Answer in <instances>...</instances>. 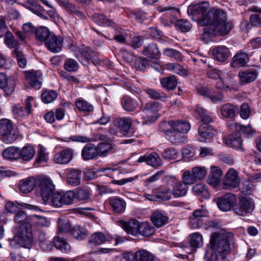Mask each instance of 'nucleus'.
I'll list each match as a JSON object with an SVG mask.
<instances>
[{"mask_svg":"<svg viewBox=\"0 0 261 261\" xmlns=\"http://www.w3.org/2000/svg\"><path fill=\"white\" fill-rule=\"evenodd\" d=\"M188 187L183 181L177 182L174 185L172 193L174 198H179L186 195Z\"/></svg>","mask_w":261,"mask_h":261,"instance_id":"2f4dec72","label":"nucleus"},{"mask_svg":"<svg viewBox=\"0 0 261 261\" xmlns=\"http://www.w3.org/2000/svg\"><path fill=\"white\" fill-rule=\"evenodd\" d=\"M233 126L239 132V133L240 134L242 132L247 137H250L253 135V131L250 126H244L236 122L233 123Z\"/></svg>","mask_w":261,"mask_h":261,"instance_id":"69168bd1","label":"nucleus"},{"mask_svg":"<svg viewBox=\"0 0 261 261\" xmlns=\"http://www.w3.org/2000/svg\"><path fill=\"white\" fill-rule=\"evenodd\" d=\"M240 183L238 173L233 169H229L226 173L222 184L224 189L231 190L237 187Z\"/></svg>","mask_w":261,"mask_h":261,"instance_id":"9d476101","label":"nucleus"},{"mask_svg":"<svg viewBox=\"0 0 261 261\" xmlns=\"http://www.w3.org/2000/svg\"><path fill=\"white\" fill-rule=\"evenodd\" d=\"M199 24L205 25L202 34L204 39L213 36L226 35L232 28V23L227 21L226 12L220 8L211 9L199 20Z\"/></svg>","mask_w":261,"mask_h":261,"instance_id":"f257e3e1","label":"nucleus"},{"mask_svg":"<svg viewBox=\"0 0 261 261\" xmlns=\"http://www.w3.org/2000/svg\"><path fill=\"white\" fill-rule=\"evenodd\" d=\"M203 245V238L200 233L196 232L191 234L190 246L193 249H197Z\"/></svg>","mask_w":261,"mask_h":261,"instance_id":"864d4df0","label":"nucleus"},{"mask_svg":"<svg viewBox=\"0 0 261 261\" xmlns=\"http://www.w3.org/2000/svg\"><path fill=\"white\" fill-rule=\"evenodd\" d=\"M71 233L73 237L77 240H83L85 239L87 236V230L80 227L73 228Z\"/></svg>","mask_w":261,"mask_h":261,"instance_id":"680f3d73","label":"nucleus"},{"mask_svg":"<svg viewBox=\"0 0 261 261\" xmlns=\"http://www.w3.org/2000/svg\"><path fill=\"white\" fill-rule=\"evenodd\" d=\"M58 229L59 235L60 236L62 233H66L72 231L71 224L70 222L67 220L59 219L58 220Z\"/></svg>","mask_w":261,"mask_h":261,"instance_id":"13d9d810","label":"nucleus"},{"mask_svg":"<svg viewBox=\"0 0 261 261\" xmlns=\"http://www.w3.org/2000/svg\"><path fill=\"white\" fill-rule=\"evenodd\" d=\"M143 54L151 58H158L160 56V52L156 45L151 43L144 47Z\"/></svg>","mask_w":261,"mask_h":261,"instance_id":"de8ad7c7","label":"nucleus"},{"mask_svg":"<svg viewBox=\"0 0 261 261\" xmlns=\"http://www.w3.org/2000/svg\"><path fill=\"white\" fill-rule=\"evenodd\" d=\"M254 190H255V186L251 181L245 180L243 181L240 187V191L243 194H251Z\"/></svg>","mask_w":261,"mask_h":261,"instance_id":"0e129e2a","label":"nucleus"},{"mask_svg":"<svg viewBox=\"0 0 261 261\" xmlns=\"http://www.w3.org/2000/svg\"><path fill=\"white\" fill-rule=\"evenodd\" d=\"M33 234L31 225L25 223L19 225L16 236L11 240V245L17 247L14 243L17 242L20 246L29 248L33 242Z\"/></svg>","mask_w":261,"mask_h":261,"instance_id":"7ed1b4c3","label":"nucleus"},{"mask_svg":"<svg viewBox=\"0 0 261 261\" xmlns=\"http://www.w3.org/2000/svg\"><path fill=\"white\" fill-rule=\"evenodd\" d=\"M19 148L15 146H11L3 152V156L4 158L15 160L19 159Z\"/></svg>","mask_w":261,"mask_h":261,"instance_id":"c03bdc74","label":"nucleus"},{"mask_svg":"<svg viewBox=\"0 0 261 261\" xmlns=\"http://www.w3.org/2000/svg\"><path fill=\"white\" fill-rule=\"evenodd\" d=\"M134 261H160L150 252L143 249L135 253Z\"/></svg>","mask_w":261,"mask_h":261,"instance_id":"c85d7f7f","label":"nucleus"},{"mask_svg":"<svg viewBox=\"0 0 261 261\" xmlns=\"http://www.w3.org/2000/svg\"><path fill=\"white\" fill-rule=\"evenodd\" d=\"M139 233L143 236L147 237L152 235L155 231V228L147 222L140 223Z\"/></svg>","mask_w":261,"mask_h":261,"instance_id":"603ef678","label":"nucleus"},{"mask_svg":"<svg viewBox=\"0 0 261 261\" xmlns=\"http://www.w3.org/2000/svg\"><path fill=\"white\" fill-rule=\"evenodd\" d=\"M147 164L152 167H158L162 165V161L156 153L152 152L148 155Z\"/></svg>","mask_w":261,"mask_h":261,"instance_id":"bf43d9fd","label":"nucleus"},{"mask_svg":"<svg viewBox=\"0 0 261 261\" xmlns=\"http://www.w3.org/2000/svg\"><path fill=\"white\" fill-rule=\"evenodd\" d=\"M233 234L220 230L213 233L205 250V261H226L230 252V240Z\"/></svg>","mask_w":261,"mask_h":261,"instance_id":"f03ea898","label":"nucleus"},{"mask_svg":"<svg viewBox=\"0 0 261 261\" xmlns=\"http://www.w3.org/2000/svg\"><path fill=\"white\" fill-rule=\"evenodd\" d=\"M178 152L177 150L172 147L167 148L164 150L162 153V158L166 160H175L178 158Z\"/></svg>","mask_w":261,"mask_h":261,"instance_id":"6e6d98bb","label":"nucleus"},{"mask_svg":"<svg viewBox=\"0 0 261 261\" xmlns=\"http://www.w3.org/2000/svg\"><path fill=\"white\" fill-rule=\"evenodd\" d=\"M248 56L246 53L240 52L232 59L231 64L233 67H243L248 62Z\"/></svg>","mask_w":261,"mask_h":261,"instance_id":"e433bc0d","label":"nucleus"},{"mask_svg":"<svg viewBox=\"0 0 261 261\" xmlns=\"http://www.w3.org/2000/svg\"><path fill=\"white\" fill-rule=\"evenodd\" d=\"M25 73L26 79L29 84L36 89H40L42 80L41 72L39 70H29Z\"/></svg>","mask_w":261,"mask_h":261,"instance_id":"dca6fc26","label":"nucleus"},{"mask_svg":"<svg viewBox=\"0 0 261 261\" xmlns=\"http://www.w3.org/2000/svg\"><path fill=\"white\" fill-rule=\"evenodd\" d=\"M73 191H68L65 192H54L50 196L49 200L44 203L49 204L55 207H61L64 205L72 203L74 197Z\"/></svg>","mask_w":261,"mask_h":261,"instance_id":"39448f33","label":"nucleus"},{"mask_svg":"<svg viewBox=\"0 0 261 261\" xmlns=\"http://www.w3.org/2000/svg\"><path fill=\"white\" fill-rule=\"evenodd\" d=\"M113 239V236L109 233L97 231L90 236L88 242L91 245L96 246L110 242Z\"/></svg>","mask_w":261,"mask_h":261,"instance_id":"4468645a","label":"nucleus"},{"mask_svg":"<svg viewBox=\"0 0 261 261\" xmlns=\"http://www.w3.org/2000/svg\"><path fill=\"white\" fill-rule=\"evenodd\" d=\"M213 53L216 59L221 62L225 61L229 55L228 49L225 46H217L213 49Z\"/></svg>","mask_w":261,"mask_h":261,"instance_id":"f704fd0d","label":"nucleus"},{"mask_svg":"<svg viewBox=\"0 0 261 261\" xmlns=\"http://www.w3.org/2000/svg\"><path fill=\"white\" fill-rule=\"evenodd\" d=\"M172 196V190L169 188H162L156 193L158 199L164 201L171 199Z\"/></svg>","mask_w":261,"mask_h":261,"instance_id":"052dcab7","label":"nucleus"},{"mask_svg":"<svg viewBox=\"0 0 261 261\" xmlns=\"http://www.w3.org/2000/svg\"><path fill=\"white\" fill-rule=\"evenodd\" d=\"M76 107L80 111L90 112L93 110V106L85 100L80 98L75 102Z\"/></svg>","mask_w":261,"mask_h":261,"instance_id":"3c124183","label":"nucleus"},{"mask_svg":"<svg viewBox=\"0 0 261 261\" xmlns=\"http://www.w3.org/2000/svg\"><path fill=\"white\" fill-rule=\"evenodd\" d=\"M19 158L24 161H29L34 156L35 149L31 145H26L19 149Z\"/></svg>","mask_w":261,"mask_h":261,"instance_id":"ea45409f","label":"nucleus"},{"mask_svg":"<svg viewBox=\"0 0 261 261\" xmlns=\"http://www.w3.org/2000/svg\"><path fill=\"white\" fill-rule=\"evenodd\" d=\"M91 18L95 23L100 26H110L114 28L115 27L114 22L103 14L96 13L93 14Z\"/></svg>","mask_w":261,"mask_h":261,"instance_id":"bb28decb","label":"nucleus"},{"mask_svg":"<svg viewBox=\"0 0 261 261\" xmlns=\"http://www.w3.org/2000/svg\"><path fill=\"white\" fill-rule=\"evenodd\" d=\"M55 186L52 181L47 178L40 180L37 188V194L42 197L44 203L49 200L50 196L54 193Z\"/></svg>","mask_w":261,"mask_h":261,"instance_id":"6e6552de","label":"nucleus"},{"mask_svg":"<svg viewBox=\"0 0 261 261\" xmlns=\"http://www.w3.org/2000/svg\"><path fill=\"white\" fill-rule=\"evenodd\" d=\"M82 156L86 161L97 158L98 155L96 146L92 144H87L82 149Z\"/></svg>","mask_w":261,"mask_h":261,"instance_id":"b1692460","label":"nucleus"},{"mask_svg":"<svg viewBox=\"0 0 261 261\" xmlns=\"http://www.w3.org/2000/svg\"><path fill=\"white\" fill-rule=\"evenodd\" d=\"M63 39L60 37L56 36L53 33H51L45 45L47 49L53 53H59L62 49Z\"/></svg>","mask_w":261,"mask_h":261,"instance_id":"f3484780","label":"nucleus"},{"mask_svg":"<svg viewBox=\"0 0 261 261\" xmlns=\"http://www.w3.org/2000/svg\"><path fill=\"white\" fill-rule=\"evenodd\" d=\"M171 128L185 135L190 130V125L189 123L183 120L171 121Z\"/></svg>","mask_w":261,"mask_h":261,"instance_id":"4c0bfd02","label":"nucleus"},{"mask_svg":"<svg viewBox=\"0 0 261 261\" xmlns=\"http://www.w3.org/2000/svg\"><path fill=\"white\" fill-rule=\"evenodd\" d=\"M33 97L29 96L25 100L24 107L20 104H15L12 106V113L14 118L18 120L27 118L31 113Z\"/></svg>","mask_w":261,"mask_h":261,"instance_id":"0eeeda50","label":"nucleus"},{"mask_svg":"<svg viewBox=\"0 0 261 261\" xmlns=\"http://www.w3.org/2000/svg\"><path fill=\"white\" fill-rule=\"evenodd\" d=\"M167 139L171 143L175 145L184 143L186 141V137L185 135L172 129L168 132L166 136Z\"/></svg>","mask_w":261,"mask_h":261,"instance_id":"7c9ffc66","label":"nucleus"},{"mask_svg":"<svg viewBox=\"0 0 261 261\" xmlns=\"http://www.w3.org/2000/svg\"><path fill=\"white\" fill-rule=\"evenodd\" d=\"M222 176V171L219 168L211 166L207 182L213 187H216L220 183Z\"/></svg>","mask_w":261,"mask_h":261,"instance_id":"aec40b11","label":"nucleus"},{"mask_svg":"<svg viewBox=\"0 0 261 261\" xmlns=\"http://www.w3.org/2000/svg\"><path fill=\"white\" fill-rule=\"evenodd\" d=\"M18 137V133L13 128L11 120L4 119L0 120V139L5 143L14 142Z\"/></svg>","mask_w":261,"mask_h":261,"instance_id":"20e7f679","label":"nucleus"},{"mask_svg":"<svg viewBox=\"0 0 261 261\" xmlns=\"http://www.w3.org/2000/svg\"><path fill=\"white\" fill-rule=\"evenodd\" d=\"M36 185V179L33 177H30L19 181V190L22 193H28L34 189Z\"/></svg>","mask_w":261,"mask_h":261,"instance_id":"a878e982","label":"nucleus"},{"mask_svg":"<svg viewBox=\"0 0 261 261\" xmlns=\"http://www.w3.org/2000/svg\"><path fill=\"white\" fill-rule=\"evenodd\" d=\"M207 8L203 4H197L194 5H190L188 7L187 12L192 15L201 14V17L206 13Z\"/></svg>","mask_w":261,"mask_h":261,"instance_id":"49530a36","label":"nucleus"},{"mask_svg":"<svg viewBox=\"0 0 261 261\" xmlns=\"http://www.w3.org/2000/svg\"><path fill=\"white\" fill-rule=\"evenodd\" d=\"M13 55L16 59L18 66L22 68H25L27 64V60L22 51L18 48H15L13 51Z\"/></svg>","mask_w":261,"mask_h":261,"instance_id":"8fccbe9b","label":"nucleus"},{"mask_svg":"<svg viewBox=\"0 0 261 261\" xmlns=\"http://www.w3.org/2000/svg\"><path fill=\"white\" fill-rule=\"evenodd\" d=\"M254 207V202L252 199L242 197L240 199L238 206L234 208V213L239 216H245L251 212Z\"/></svg>","mask_w":261,"mask_h":261,"instance_id":"ddd939ff","label":"nucleus"},{"mask_svg":"<svg viewBox=\"0 0 261 261\" xmlns=\"http://www.w3.org/2000/svg\"><path fill=\"white\" fill-rule=\"evenodd\" d=\"M182 180L187 186L194 184L197 181L192 170L186 171L182 175Z\"/></svg>","mask_w":261,"mask_h":261,"instance_id":"e2e57ef3","label":"nucleus"},{"mask_svg":"<svg viewBox=\"0 0 261 261\" xmlns=\"http://www.w3.org/2000/svg\"><path fill=\"white\" fill-rule=\"evenodd\" d=\"M159 105L155 101L149 102L145 104L142 110L143 119L147 121L148 117H152V114L159 111Z\"/></svg>","mask_w":261,"mask_h":261,"instance_id":"cd10ccee","label":"nucleus"},{"mask_svg":"<svg viewBox=\"0 0 261 261\" xmlns=\"http://www.w3.org/2000/svg\"><path fill=\"white\" fill-rule=\"evenodd\" d=\"M73 156V151L70 149H64L54 156V160L57 164H67L70 162Z\"/></svg>","mask_w":261,"mask_h":261,"instance_id":"6ab92c4d","label":"nucleus"},{"mask_svg":"<svg viewBox=\"0 0 261 261\" xmlns=\"http://www.w3.org/2000/svg\"><path fill=\"white\" fill-rule=\"evenodd\" d=\"M192 191L197 196H201L204 198H210V193L206 186L203 184H197L193 187Z\"/></svg>","mask_w":261,"mask_h":261,"instance_id":"a18cd8bd","label":"nucleus"},{"mask_svg":"<svg viewBox=\"0 0 261 261\" xmlns=\"http://www.w3.org/2000/svg\"><path fill=\"white\" fill-rule=\"evenodd\" d=\"M150 219L154 225L158 228L166 225L168 221V217L159 211L153 213Z\"/></svg>","mask_w":261,"mask_h":261,"instance_id":"72a5a7b5","label":"nucleus"},{"mask_svg":"<svg viewBox=\"0 0 261 261\" xmlns=\"http://www.w3.org/2000/svg\"><path fill=\"white\" fill-rule=\"evenodd\" d=\"M73 199L76 198L81 201H87L90 198V190L87 187L78 188L75 192L73 191Z\"/></svg>","mask_w":261,"mask_h":261,"instance_id":"a19ab883","label":"nucleus"},{"mask_svg":"<svg viewBox=\"0 0 261 261\" xmlns=\"http://www.w3.org/2000/svg\"><path fill=\"white\" fill-rule=\"evenodd\" d=\"M208 216V211L203 207L193 211L189 224L193 228H198L203 224L204 219Z\"/></svg>","mask_w":261,"mask_h":261,"instance_id":"9b49d317","label":"nucleus"},{"mask_svg":"<svg viewBox=\"0 0 261 261\" xmlns=\"http://www.w3.org/2000/svg\"><path fill=\"white\" fill-rule=\"evenodd\" d=\"M126 34L125 32L120 28H115V33L113 40L120 43L126 42Z\"/></svg>","mask_w":261,"mask_h":261,"instance_id":"338daca9","label":"nucleus"},{"mask_svg":"<svg viewBox=\"0 0 261 261\" xmlns=\"http://www.w3.org/2000/svg\"><path fill=\"white\" fill-rule=\"evenodd\" d=\"M239 76L240 81L244 84H247L253 82L257 76L255 71L247 70L239 72Z\"/></svg>","mask_w":261,"mask_h":261,"instance_id":"58836bf2","label":"nucleus"},{"mask_svg":"<svg viewBox=\"0 0 261 261\" xmlns=\"http://www.w3.org/2000/svg\"><path fill=\"white\" fill-rule=\"evenodd\" d=\"M0 88L4 89L7 95H11L14 91V83L12 80H9L4 73H0Z\"/></svg>","mask_w":261,"mask_h":261,"instance_id":"412c9836","label":"nucleus"},{"mask_svg":"<svg viewBox=\"0 0 261 261\" xmlns=\"http://www.w3.org/2000/svg\"><path fill=\"white\" fill-rule=\"evenodd\" d=\"M82 171L76 169H69L66 171V181L68 184L77 186L81 183Z\"/></svg>","mask_w":261,"mask_h":261,"instance_id":"a211bd4d","label":"nucleus"},{"mask_svg":"<svg viewBox=\"0 0 261 261\" xmlns=\"http://www.w3.org/2000/svg\"><path fill=\"white\" fill-rule=\"evenodd\" d=\"M114 125L118 127L124 136L131 137L133 133L132 120L128 118H118L114 120Z\"/></svg>","mask_w":261,"mask_h":261,"instance_id":"f8f14e48","label":"nucleus"},{"mask_svg":"<svg viewBox=\"0 0 261 261\" xmlns=\"http://www.w3.org/2000/svg\"><path fill=\"white\" fill-rule=\"evenodd\" d=\"M54 244L56 248L62 253H67L71 250V245L61 236L54 238Z\"/></svg>","mask_w":261,"mask_h":261,"instance_id":"393cba45","label":"nucleus"},{"mask_svg":"<svg viewBox=\"0 0 261 261\" xmlns=\"http://www.w3.org/2000/svg\"><path fill=\"white\" fill-rule=\"evenodd\" d=\"M224 142L227 145L236 149H242V140L240 133L232 134L224 139Z\"/></svg>","mask_w":261,"mask_h":261,"instance_id":"473e14b6","label":"nucleus"},{"mask_svg":"<svg viewBox=\"0 0 261 261\" xmlns=\"http://www.w3.org/2000/svg\"><path fill=\"white\" fill-rule=\"evenodd\" d=\"M219 208L223 212L230 211L237 201L236 196L230 193H227L224 195L214 199Z\"/></svg>","mask_w":261,"mask_h":261,"instance_id":"1a4fd4ad","label":"nucleus"},{"mask_svg":"<svg viewBox=\"0 0 261 261\" xmlns=\"http://www.w3.org/2000/svg\"><path fill=\"white\" fill-rule=\"evenodd\" d=\"M109 203L115 213H122L125 211V202L121 198L113 197L109 199Z\"/></svg>","mask_w":261,"mask_h":261,"instance_id":"c756f323","label":"nucleus"},{"mask_svg":"<svg viewBox=\"0 0 261 261\" xmlns=\"http://www.w3.org/2000/svg\"><path fill=\"white\" fill-rule=\"evenodd\" d=\"M140 223L135 219H131L127 222H123L122 228L128 234L137 236L139 233Z\"/></svg>","mask_w":261,"mask_h":261,"instance_id":"5701e85b","label":"nucleus"},{"mask_svg":"<svg viewBox=\"0 0 261 261\" xmlns=\"http://www.w3.org/2000/svg\"><path fill=\"white\" fill-rule=\"evenodd\" d=\"M217 130L209 125L202 124L198 129V140L202 142H208L217 134Z\"/></svg>","mask_w":261,"mask_h":261,"instance_id":"2eb2a0df","label":"nucleus"},{"mask_svg":"<svg viewBox=\"0 0 261 261\" xmlns=\"http://www.w3.org/2000/svg\"><path fill=\"white\" fill-rule=\"evenodd\" d=\"M121 104L123 109L128 112L134 111L139 105L136 99L128 96H124L122 98Z\"/></svg>","mask_w":261,"mask_h":261,"instance_id":"79ce46f5","label":"nucleus"},{"mask_svg":"<svg viewBox=\"0 0 261 261\" xmlns=\"http://www.w3.org/2000/svg\"><path fill=\"white\" fill-rule=\"evenodd\" d=\"M74 55L83 65L89 63L90 61L94 64L98 63V54L88 47L76 48Z\"/></svg>","mask_w":261,"mask_h":261,"instance_id":"423d86ee","label":"nucleus"},{"mask_svg":"<svg viewBox=\"0 0 261 261\" xmlns=\"http://www.w3.org/2000/svg\"><path fill=\"white\" fill-rule=\"evenodd\" d=\"M51 33L52 32L49 31L46 27H40L36 30L35 35L37 40L44 42L45 43Z\"/></svg>","mask_w":261,"mask_h":261,"instance_id":"09e8293b","label":"nucleus"},{"mask_svg":"<svg viewBox=\"0 0 261 261\" xmlns=\"http://www.w3.org/2000/svg\"><path fill=\"white\" fill-rule=\"evenodd\" d=\"M64 67L68 71H76L78 70L79 64L75 60L72 59H68L65 61Z\"/></svg>","mask_w":261,"mask_h":261,"instance_id":"774afa93","label":"nucleus"},{"mask_svg":"<svg viewBox=\"0 0 261 261\" xmlns=\"http://www.w3.org/2000/svg\"><path fill=\"white\" fill-rule=\"evenodd\" d=\"M98 156L106 157L114 152L113 145L110 142H101L96 146Z\"/></svg>","mask_w":261,"mask_h":261,"instance_id":"c9c22d12","label":"nucleus"},{"mask_svg":"<svg viewBox=\"0 0 261 261\" xmlns=\"http://www.w3.org/2000/svg\"><path fill=\"white\" fill-rule=\"evenodd\" d=\"M162 86L166 90H172L177 86V81L174 75L164 77L160 80Z\"/></svg>","mask_w":261,"mask_h":261,"instance_id":"37998d69","label":"nucleus"},{"mask_svg":"<svg viewBox=\"0 0 261 261\" xmlns=\"http://www.w3.org/2000/svg\"><path fill=\"white\" fill-rule=\"evenodd\" d=\"M57 97V93L54 90H45L41 94L42 101L45 103L53 102Z\"/></svg>","mask_w":261,"mask_h":261,"instance_id":"4d7b16f0","label":"nucleus"},{"mask_svg":"<svg viewBox=\"0 0 261 261\" xmlns=\"http://www.w3.org/2000/svg\"><path fill=\"white\" fill-rule=\"evenodd\" d=\"M64 7L66 11L70 14L75 15L80 18L83 19L85 17L84 14L77 9L75 6L70 3H66L64 5Z\"/></svg>","mask_w":261,"mask_h":261,"instance_id":"5fc2aeb1","label":"nucleus"},{"mask_svg":"<svg viewBox=\"0 0 261 261\" xmlns=\"http://www.w3.org/2000/svg\"><path fill=\"white\" fill-rule=\"evenodd\" d=\"M239 111L238 107L231 103H225L221 108V115L226 118H234L238 114Z\"/></svg>","mask_w":261,"mask_h":261,"instance_id":"4be33fe9","label":"nucleus"}]
</instances>
